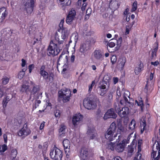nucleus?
<instances>
[{"mask_svg":"<svg viewBox=\"0 0 160 160\" xmlns=\"http://www.w3.org/2000/svg\"><path fill=\"white\" fill-rule=\"evenodd\" d=\"M158 48V44L157 43V47L152 51V57L153 58L156 56Z\"/></svg>","mask_w":160,"mask_h":160,"instance_id":"obj_39","label":"nucleus"},{"mask_svg":"<svg viewBox=\"0 0 160 160\" xmlns=\"http://www.w3.org/2000/svg\"><path fill=\"white\" fill-rule=\"evenodd\" d=\"M31 132V130L28 128L27 125H24L23 127L18 131V135L19 136L22 137V138H25L29 135Z\"/></svg>","mask_w":160,"mask_h":160,"instance_id":"obj_9","label":"nucleus"},{"mask_svg":"<svg viewBox=\"0 0 160 160\" xmlns=\"http://www.w3.org/2000/svg\"><path fill=\"white\" fill-rule=\"evenodd\" d=\"M116 145V142H109L107 144V148L112 151H114L115 149Z\"/></svg>","mask_w":160,"mask_h":160,"instance_id":"obj_33","label":"nucleus"},{"mask_svg":"<svg viewBox=\"0 0 160 160\" xmlns=\"http://www.w3.org/2000/svg\"><path fill=\"white\" fill-rule=\"evenodd\" d=\"M92 11L91 8H88L86 11V14L90 15L92 12Z\"/></svg>","mask_w":160,"mask_h":160,"instance_id":"obj_60","label":"nucleus"},{"mask_svg":"<svg viewBox=\"0 0 160 160\" xmlns=\"http://www.w3.org/2000/svg\"><path fill=\"white\" fill-rule=\"evenodd\" d=\"M54 114L56 118H59L60 116V112L58 110H56L54 112Z\"/></svg>","mask_w":160,"mask_h":160,"instance_id":"obj_45","label":"nucleus"},{"mask_svg":"<svg viewBox=\"0 0 160 160\" xmlns=\"http://www.w3.org/2000/svg\"><path fill=\"white\" fill-rule=\"evenodd\" d=\"M115 44L114 42H110L108 43V46L110 48H113L115 46Z\"/></svg>","mask_w":160,"mask_h":160,"instance_id":"obj_51","label":"nucleus"},{"mask_svg":"<svg viewBox=\"0 0 160 160\" xmlns=\"http://www.w3.org/2000/svg\"><path fill=\"white\" fill-rule=\"evenodd\" d=\"M7 146L5 144L0 146V155L3 154V152L7 149Z\"/></svg>","mask_w":160,"mask_h":160,"instance_id":"obj_35","label":"nucleus"},{"mask_svg":"<svg viewBox=\"0 0 160 160\" xmlns=\"http://www.w3.org/2000/svg\"><path fill=\"white\" fill-rule=\"evenodd\" d=\"M70 142L67 139H64L63 142V145L64 148L65 152L67 158L69 157V149L70 147Z\"/></svg>","mask_w":160,"mask_h":160,"instance_id":"obj_16","label":"nucleus"},{"mask_svg":"<svg viewBox=\"0 0 160 160\" xmlns=\"http://www.w3.org/2000/svg\"><path fill=\"white\" fill-rule=\"evenodd\" d=\"M138 152L137 154L135 157L134 160H143V159L141 158L142 155L141 154Z\"/></svg>","mask_w":160,"mask_h":160,"instance_id":"obj_43","label":"nucleus"},{"mask_svg":"<svg viewBox=\"0 0 160 160\" xmlns=\"http://www.w3.org/2000/svg\"><path fill=\"white\" fill-rule=\"evenodd\" d=\"M27 70V68H23L22 69V71H20L18 75V78L19 79H22L23 77L25 75V72Z\"/></svg>","mask_w":160,"mask_h":160,"instance_id":"obj_36","label":"nucleus"},{"mask_svg":"<svg viewBox=\"0 0 160 160\" xmlns=\"http://www.w3.org/2000/svg\"><path fill=\"white\" fill-rule=\"evenodd\" d=\"M8 14V12L7 9L5 7L0 8V16L5 17H7Z\"/></svg>","mask_w":160,"mask_h":160,"instance_id":"obj_30","label":"nucleus"},{"mask_svg":"<svg viewBox=\"0 0 160 160\" xmlns=\"http://www.w3.org/2000/svg\"><path fill=\"white\" fill-rule=\"evenodd\" d=\"M140 126L141 127V133H142L143 131L146 129V118L145 117H143L141 119Z\"/></svg>","mask_w":160,"mask_h":160,"instance_id":"obj_24","label":"nucleus"},{"mask_svg":"<svg viewBox=\"0 0 160 160\" xmlns=\"http://www.w3.org/2000/svg\"><path fill=\"white\" fill-rule=\"evenodd\" d=\"M3 139L4 142L5 143H7V135L6 134H4L3 135Z\"/></svg>","mask_w":160,"mask_h":160,"instance_id":"obj_58","label":"nucleus"},{"mask_svg":"<svg viewBox=\"0 0 160 160\" xmlns=\"http://www.w3.org/2000/svg\"><path fill=\"white\" fill-rule=\"evenodd\" d=\"M86 46V45L85 44H83L81 45L80 50L81 52L84 53L88 49Z\"/></svg>","mask_w":160,"mask_h":160,"instance_id":"obj_40","label":"nucleus"},{"mask_svg":"<svg viewBox=\"0 0 160 160\" xmlns=\"http://www.w3.org/2000/svg\"><path fill=\"white\" fill-rule=\"evenodd\" d=\"M122 41V38H119L117 40V47H120Z\"/></svg>","mask_w":160,"mask_h":160,"instance_id":"obj_47","label":"nucleus"},{"mask_svg":"<svg viewBox=\"0 0 160 160\" xmlns=\"http://www.w3.org/2000/svg\"><path fill=\"white\" fill-rule=\"evenodd\" d=\"M75 58V56L74 55H73L72 54L71 55V58H70V60H71V61L72 62H73L74 61Z\"/></svg>","mask_w":160,"mask_h":160,"instance_id":"obj_64","label":"nucleus"},{"mask_svg":"<svg viewBox=\"0 0 160 160\" xmlns=\"http://www.w3.org/2000/svg\"><path fill=\"white\" fill-rule=\"evenodd\" d=\"M71 91L68 88H65L61 89L58 92V96L62 98L64 102H66L70 101L71 96Z\"/></svg>","mask_w":160,"mask_h":160,"instance_id":"obj_5","label":"nucleus"},{"mask_svg":"<svg viewBox=\"0 0 160 160\" xmlns=\"http://www.w3.org/2000/svg\"><path fill=\"white\" fill-rule=\"evenodd\" d=\"M126 59L125 57H123L120 58L119 61V67L121 68H123L126 62Z\"/></svg>","mask_w":160,"mask_h":160,"instance_id":"obj_32","label":"nucleus"},{"mask_svg":"<svg viewBox=\"0 0 160 160\" xmlns=\"http://www.w3.org/2000/svg\"><path fill=\"white\" fill-rule=\"evenodd\" d=\"M117 60L116 57L115 55H113L111 58V60L112 64H114Z\"/></svg>","mask_w":160,"mask_h":160,"instance_id":"obj_50","label":"nucleus"},{"mask_svg":"<svg viewBox=\"0 0 160 160\" xmlns=\"http://www.w3.org/2000/svg\"><path fill=\"white\" fill-rule=\"evenodd\" d=\"M112 160H122V158L119 156L114 157Z\"/></svg>","mask_w":160,"mask_h":160,"instance_id":"obj_63","label":"nucleus"},{"mask_svg":"<svg viewBox=\"0 0 160 160\" xmlns=\"http://www.w3.org/2000/svg\"><path fill=\"white\" fill-rule=\"evenodd\" d=\"M58 6L63 10L65 9V6H69L71 3V0H57Z\"/></svg>","mask_w":160,"mask_h":160,"instance_id":"obj_18","label":"nucleus"},{"mask_svg":"<svg viewBox=\"0 0 160 160\" xmlns=\"http://www.w3.org/2000/svg\"><path fill=\"white\" fill-rule=\"evenodd\" d=\"M10 99V97H9L8 96H7L5 98V99L4 100V103H7L9 101Z\"/></svg>","mask_w":160,"mask_h":160,"instance_id":"obj_62","label":"nucleus"},{"mask_svg":"<svg viewBox=\"0 0 160 160\" xmlns=\"http://www.w3.org/2000/svg\"><path fill=\"white\" fill-rule=\"evenodd\" d=\"M129 11V9L128 8H126L125 10L123 12V14L124 15L126 16L129 13H128V12Z\"/></svg>","mask_w":160,"mask_h":160,"instance_id":"obj_61","label":"nucleus"},{"mask_svg":"<svg viewBox=\"0 0 160 160\" xmlns=\"http://www.w3.org/2000/svg\"><path fill=\"white\" fill-rule=\"evenodd\" d=\"M123 100L120 101L118 105L115 106L116 112L118 113L119 115L122 118L126 117L129 113V108L127 107L123 108L122 105L124 104Z\"/></svg>","mask_w":160,"mask_h":160,"instance_id":"obj_3","label":"nucleus"},{"mask_svg":"<svg viewBox=\"0 0 160 160\" xmlns=\"http://www.w3.org/2000/svg\"><path fill=\"white\" fill-rule=\"evenodd\" d=\"M137 1H135L132 6V8L131 12H134L137 9Z\"/></svg>","mask_w":160,"mask_h":160,"instance_id":"obj_42","label":"nucleus"},{"mask_svg":"<svg viewBox=\"0 0 160 160\" xmlns=\"http://www.w3.org/2000/svg\"><path fill=\"white\" fill-rule=\"evenodd\" d=\"M35 65L34 64H31L28 67L29 72L31 73L32 70L34 68Z\"/></svg>","mask_w":160,"mask_h":160,"instance_id":"obj_49","label":"nucleus"},{"mask_svg":"<svg viewBox=\"0 0 160 160\" xmlns=\"http://www.w3.org/2000/svg\"><path fill=\"white\" fill-rule=\"evenodd\" d=\"M76 15L75 11L72 9L69 12L66 18V22L68 24H71L74 19Z\"/></svg>","mask_w":160,"mask_h":160,"instance_id":"obj_13","label":"nucleus"},{"mask_svg":"<svg viewBox=\"0 0 160 160\" xmlns=\"http://www.w3.org/2000/svg\"><path fill=\"white\" fill-rule=\"evenodd\" d=\"M151 158L152 160H160V148L158 146H157L155 149H153Z\"/></svg>","mask_w":160,"mask_h":160,"instance_id":"obj_12","label":"nucleus"},{"mask_svg":"<svg viewBox=\"0 0 160 160\" xmlns=\"http://www.w3.org/2000/svg\"><path fill=\"white\" fill-rule=\"evenodd\" d=\"M130 30V28H129L128 26H126V30L125 32V34L126 35L128 34L129 33V31Z\"/></svg>","mask_w":160,"mask_h":160,"instance_id":"obj_54","label":"nucleus"},{"mask_svg":"<svg viewBox=\"0 0 160 160\" xmlns=\"http://www.w3.org/2000/svg\"><path fill=\"white\" fill-rule=\"evenodd\" d=\"M142 143V141L141 140H139L138 141V152H141V146Z\"/></svg>","mask_w":160,"mask_h":160,"instance_id":"obj_44","label":"nucleus"},{"mask_svg":"<svg viewBox=\"0 0 160 160\" xmlns=\"http://www.w3.org/2000/svg\"><path fill=\"white\" fill-rule=\"evenodd\" d=\"M93 57L97 60H100L102 57V55L99 50H95L93 53Z\"/></svg>","mask_w":160,"mask_h":160,"instance_id":"obj_27","label":"nucleus"},{"mask_svg":"<svg viewBox=\"0 0 160 160\" xmlns=\"http://www.w3.org/2000/svg\"><path fill=\"white\" fill-rule=\"evenodd\" d=\"M130 95V92L128 91H126L123 93V98L124 100V103L127 104L129 103L128 98H129V96Z\"/></svg>","mask_w":160,"mask_h":160,"instance_id":"obj_31","label":"nucleus"},{"mask_svg":"<svg viewBox=\"0 0 160 160\" xmlns=\"http://www.w3.org/2000/svg\"><path fill=\"white\" fill-rule=\"evenodd\" d=\"M80 158L83 160H87L90 158L89 153L86 148H82L80 154Z\"/></svg>","mask_w":160,"mask_h":160,"instance_id":"obj_17","label":"nucleus"},{"mask_svg":"<svg viewBox=\"0 0 160 160\" xmlns=\"http://www.w3.org/2000/svg\"><path fill=\"white\" fill-rule=\"evenodd\" d=\"M151 64L154 65L155 66H157L159 64V62L158 61H156L155 62H151Z\"/></svg>","mask_w":160,"mask_h":160,"instance_id":"obj_59","label":"nucleus"},{"mask_svg":"<svg viewBox=\"0 0 160 160\" xmlns=\"http://www.w3.org/2000/svg\"><path fill=\"white\" fill-rule=\"evenodd\" d=\"M130 131L128 130L126 126H118L116 133L118 134L126 135L128 134L129 135Z\"/></svg>","mask_w":160,"mask_h":160,"instance_id":"obj_14","label":"nucleus"},{"mask_svg":"<svg viewBox=\"0 0 160 160\" xmlns=\"http://www.w3.org/2000/svg\"><path fill=\"white\" fill-rule=\"evenodd\" d=\"M46 105L47 106V107H50V109L51 108V107L52 106V104L50 102L49 100H47L46 102Z\"/></svg>","mask_w":160,"mask_h":160,"instance_id":"obj_52","label":"nucleus"},{"mask_svg":"<svg viewBox=\"0 0 160 160\" xmlns=\"http://www.w3.org/2000/svg\"><path fill=\"white\" fill-rule=\"evenodd\" d=\"M9 81V78L7 77L4 78L2 79V83L4 84H6Z\"/></svg>","mask_w":160,"mask_h":160,"instance_id":"obj_48","label":"nucleus"},{"mask_svg":"<svg viewBox=\"0 0 160 160\" xmlns=\"http://www.w3.org/2000/svg\"><path fill=\"white\" fill-rule=\"evenodd\" d=\"M17 151L16 149H13L11 150L10 155V158L11 160H19L18 157H17Z\"/></svg>","mask_w":160,"mask_h":160,"instance_id":"obj_25","label":"nucleus"},{"mask_svg":"<svg viewBox=\"0 0 160 160\" xmlns=\"http://www.w3.org/2000/svg\"><path fill=\"white\" fill-rule=\"evenodd\" d=\"M106 85L105 84H103L100 87V88L101 89V91L102 92L100 94L101 96H103L104 94L106 93V90H102L105 89L106 88Z\"/></svg>","mask_w":160,"mask_h":160,"instance_id":"obj_38","label":"nucleus"},{"mask_svg":"<svg viewBox=\"0 0 160 160\" xmlns=\"http://www.w3.org/2000/svg\"><path fill=\"white\" fill-rule=\"evenodd\" d=\"M113 81L114 84H116L118 81V78L117 77H114L113 78Z\"/></svg>","mask_w":160,"mask_h":160,"instance_id":"obj_55","label":"nucleus"},{"mask_svg":"<svg viewBox=\"0 0 160 160\" xmlns=\"http://www.w3.org/2000/svg\"><path fill=\"white\" fill-rule=\"evenodd\" d=\"M144 65L143 63L140 62L138 64L135 68V72L136 74H138L140 72L143 70Z\"/></svg>","mask_w":160,"mask_h":160,"instance_id":"obj_26","label":"nucleus"},{"mask_svg":"<svg viewBox=\"0 0 160 160\" xmlns=\"http://www.w3.org/2000/svg\"><path fill=\"white\" fill-rule=\"evenodd\" d=\"M63 45H57L53 41H51L47 49L48 54L49 56H54L57 55L62 50Z\"/></svg>","mask_w":160,"mask_h":160,"instance_id":"obj_1","label":"nucleus"},{"mask_svg":"<svg viewBox=\"0 0 160 160\" xmlns=\"http://www.w3.org/2000/svg\"><path fill=\"white\" fill-rule=\"evenodd\" d=\"M87 5L86 3H84L81 8V10L82 11H84L85 10L86 6Z\"/></svg>","mask_w":160,"mask_h":160,"instance_id":"obj_56","label":"nucleus"},{"mask_svg":"<svg viewBox=\"0 0 160 160\" xmlns=\"http://www.w3.org/2000/svg\"><path fill=\"white\" fill-rule=\"evenodd\" d=\"M41 93L39 92L38 88L34 87L31 92L30 99L32 100L39 99L41 97Z\"/></svg>","mask_w":160,"mask_h":160,"instance_id":"obj_11","label":"nucleus"},{"mask_svg":"<svg viewBox=\"0 0 160 160\" xmlns=\"http://www.w3.org/2000/svg\"><path fill=\"white\" fill-rule=\"evenodd\" d=\"M109 6L112 7L114 9H117L119 8V5L117 0H111L109 3Z\"/></svg>","mask_w":160,"mask_h":160,"instance_id":"obj_29","label":"nucleus"},{"mask_svg":"<svg viewBox=\"0 0 160 160\" xmlns=\"http://www.w3.org/2000/svg\"><path fill=\"white\" fill-rule=\"evenodd\" d=\"M29 86L28 85L27 82H26L25 84H23L22 86L21 91L22 92H26L28 90Z\"/></svg>","mask_w":160,"mask_h":160,"instance_id":"obj_37","label":"nucleus"},{"mask_svg":"<svg viewBox=\"0 0 160 160\" xmlns=\"http://www.w3.org/2000/svg\"><path fill=\"white\" fill-rule=\"evenodd\" d=\"M83 105L88 110L94 109L97 107L95 102L90 98H85L83 101Z\"/></svg>","mask_w":160,"mask_h":160,"instance_id":"obj_7","label":"nucleus"},{"mask_svg":"<svg viewBox=\"0 0 160 160\" xmlns=\"http://www.w3.org/2000/svg\"><path fill=\"white\" fill-rule=\"evenodd\" d=\"M95 81H93L92 82V83L90 85H89L88 86L89 87V89H88V92H90L92 90V87L95 84Z\"/></svg>","mask_w":160,"mask_h":160,"instance_id":"obj_46","label":"nucleus"},{"mask_svg":"<svg viewBox=\"0 0 160 160\" xmlns=\"http://www.w3.org/2000/svg\"><path fill=\"white\" fill-rule=\"evenodd\" d=\"M26 2L24 6L25 9L28 15L30 14L33 11V8L34 7V0H24Z\"/></svg>","mask_w":160,"mask_h":160,"instance_id":"obj_8","label":"nucleus"},{"mask_svg":"<svg viewBox=\"0 0 160 160\" xmlns=\"http://www.w3.org/2000/svg\"><path fill=\"white\" fill-rule=\"evenodd\" d=\"M45 122L43 121L41 123L39 127V129L41 130L43 129L45 126Z\"/></svg>","mask_w":160,"mask_h":160,"instance_id":"obj_53","label":"nucleus"},{"mask_svg":"<svg viewBox=\"0 0 160 160\" xmlns=\"http://www.w3.org/2000/svg\"><path fill=\"white\" fill-rule=\"evenodd\" d=\"M136 104L140 106L142 111L143 112V104L142 98H140L138 101H135V104Z\"/></svg>","mask_w":160,"mask_h":160,"instance_id":"obj_34","label":"nucleus"},{"mask_svg":"<svg viewBox=\"0 0 160 160\" xmlns=\"http://www.w3.org/2000/svg\"><path fill=\"white\" fill-rule=\"evenodd\" d=\"M45 66H42L40 68L39 73L43 78L45 80H47L49 77L48 73L45 70Z\"/></svg>","mask_w":160,"mask_h":160,"instance_id":"obj_21","label":"nucleus"},{"mask_svg":"<svg viewBox=\"0 0 160 160\" xmlns=\"http://www.w3.org/2000/svg\"><path fill=\"white\" fill-rule=\"evenodd\" d=\"M66 126L64 125H62L60 126V128L59 130V135L60 137H63L66 132Z\"/></svg>","mask_w":160,"mask_h":160,"instance_id":"obj_28","label":"nucleus"},{"mask_svg":"<svg viewBox=\"0 0 160 160\" xmlns=\"http://www.w3.org/2000/svg\"><path fill=\"white\" fill-rule=\"evenodd\" d=\"M78 35L77 32H74L73 33L71 37V38L74 39L75 42H76L78 39Z\"/></svg>","mask_w":160,"mask_h":160,"instance_id":"obj_41","label":"nucleus"},{"mask_svg":"<svg viewBox=\"0 0 160 160\" xmlns=\"http://www.w3.org/2000/svg\"><path fill=\"white\" fill-rule=\"evenodd\" d=\"M122 136L121 135H119L118 139L116 142L115 149L116 151L118 152H122L123 151L126 144L129 142L130 139L129 136H128L127 140L124 139L122 142H119V139Z\"/></svg>","mask_w":160,"mask_h":160,"instance_id":"obj_4","label":"nucleus"},{"mask_svg":"<svg viewBox=\"0 0 160 160\" xmlns=\"http://www.w3.org/2000/svg\"><path fill=\"white\" fill-rule=\"evenodd\" d=\"M64 23V19H62L59 25V26L60 28L59 31L62 33L63 35H64V33H65V32L69 33V31L68 29L63 27Z\"/></svg>","mask_w":160,"mask_h":160,"instance_id":"obj_23","label":"nucleus"},{"mask_svg":"<svg viewBox=\"0 0 160 160\" xmlns=\"http://www.w3.org/2000/svg\"><path fill=\"white\" fill-rule=\"evenodd\" d=\"M116 116V114L114 112V110L111 109L108 110L105 114L103 118L105 120L109 118H115Z\"/></svg>","mask_w":160,"mask_h":160,"instance_id":"obj_20","label":"nucleus"},{"mask_svg":"<svg viewBox=\"0 0 160 160\" xmlns=\"http://www.w3.org/2000/svg\"><path fill=\"white\" fill-rule=\"evenodd\" d=\"M62 152L61 150L54 147L51 150L50 155L51 158L54 160H61L62 157Z\"/></svg>","mask_w":160,"mask_h":160,"instance_id":"obj_6","label":"nucleus"},{"mask_svg":"<svg viewBox=\"0 0 160 160\" xmlns=\"http://www.w3.org/2000/svg\"><path fill=\"white\" fill-rule=\"evenodd\" d=\"M26 61L24 59H22V63L21 65L22 67H23L25 66L26 65Z\"/></svg>","mask_w":160,"mask_h":160,"instance_id":"obj_57","label":"nucleus"},{"mask_svg":"<svg viewBox=\"0 0 160 160\" xmlns=\"http://www.w3.org/2000/svg\"><path fill=\"white\" fill-rule=\"evenodd\" d=\"M88 134L90 139H96L98 137L96 130L93 128H90L88 131Z\"/></svg>","mask_w":160,"mask_h":160,"instance_id":"obj_19","label":"nucleus"},{"mask_svg":"<svg viewBox=\"0 0 160 160\" xmlns=\"http://www.w3.org/2000/svg\"><path fill=\"white\" fill-rule=\"evenodd\" d=\"M64 35H62V33H61V35L60 36L58 34V32H56L55 35V39L58 42V45L59 46H60L61 45H62V43L63 41L66 39L68 37L69 33L65 32L64 33Z\"/></svg>","mask_w":160,"mask_h":160,"instance_id":"obj_10","label":"nucleus"},{"mask_svg":"<svg viewBox=\"0 0 160 160\" xmlns=\"http://www.w3.org/2000/svg\"><path fill=\"white\" fill-rule=\"evenodd\" d=\"M116 128V123L115 122H112L105 134L106 138L110 141H112L117 136Z\"/></svg>","mask_w":160,"mask_h":160,"instance_id":"obj_2","label":"nucleus"},{"mask_svg":"<svg viewBox=\"0 0 160 160\" xmlns=\"http://www.w3.org/2000/svg\"><path fill=\"white\" fill-rule=\"evenodd\" d=\"M136 125V122L134 119H132L129 124L128 130L130 131V132L129 135H128V136H129L130 138L131 137V135L133 134V132L132 131L135 129Z\"/></svg>","mask_w":160,"mask_h":160,"instance_id":"obj_22","label":"nucleus"},{"mask_svg":"<svg viewBox=\"0 0 160 160\" xmlns=\"http://www.w3.org/2000/svg\"><path fill=\"white\" fill-rule=\"evenodd\" d=\"M83 118L82 116L80 113L74 114L72 117V122L73 124L76 126L78 125Z\"/></svg>","mask_w":160,"mask_h":160,"instance_id":"obj_15","label":"nucleus"}]
</instances>
